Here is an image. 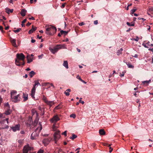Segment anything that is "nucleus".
Here are the masks:
<instances>
[{"label":"nucleus","instance_id":"nucleus-1","mask_svg":"<svg viewBox=\"0 0 153 153\" xmlns=\"http://www.w3.org/2000/svg\"><path fill=\"white\" fill-rule=\"evenodd\" d=\"M17 58L16 60L15 63L16 65L18 66H23L25 65L24 60L25 56L22 53H18L16 54Z\"/></svg>","mask_w":153,"mask_h":153},{"label":"nucleus","instance_id":"nucleus-2","mask_svg":"<svg viewBox=\"0 0 153 153\" xmlns=\"http://www.w3.org/2000/svg\"><path fill=\"white\" fill-rule=\"evenodd\" d=\"M41 122L39 123V126L36 128L35 131L33 132L31 135V139L32 140L37 139L39 136V133L42 129Z\"/></svg>","mask_w":153,"mask_h":153},{"label":"nucleus","instance_id":"nucleus-3","mask_svg":"<svg viewBox=\"0 0 153 153\" xmlns=\"http://www.w3.org/2000/svg\"><path fill=\"white\" fill-rule=\"evenodd\" d=\"M46 31L45 32L46 33L50 36H52L56 31L57 29L54 26L51 25H48V27L47 26H46Z\"/></svg>","mask_w":153,"mask_h":153},{"label":"nucleus","instance_id":"nucleus-4","mask_svg":"<svg viewBox=\"0 0 153 153\" xmlns=\"http://www.w3.org/2000/svg\"><path fill=\"white\" fill-rule=\"evenodd\" d=\"M65 47L64 45H57L55 46L53 48H49V49L51 51L53 54L55 53L59 49L62 48H65Z\"/></svg>","mask_w":153,"mask_h":153},{"label":"nucleus","instance_id":"nucleus-5","mask_svg":"<svg viewBox=\"0 0 153 153\" xmlns=\"http://www.w3.org/2000/svg\"><path fill=\"white\" fill-rule=\"evenodd\" d=\"M10 42H11L12 45L14 47L16 48L18 45H19L20 43L19 40L16 39H10Z\"/></svg>","mask_w":153,"mask_h":153},{"label":"nucleus","instance_id":"nucleus-6","mask_svg":"<svg viewBox=\"0 0 153 153\" xmlns=\"http://www.w3.org/2000/svg\"><path fill=\"white\" fill-rule=\"evenodd\" d=\"M59 131H56L54 133L53 135L54 140L55 141V143H56L57 141L59 140L60 137Z\"/></svg>","mask_w":153,"mask_h":153},{"label":"nucleus","instance_id":"nucleus-7","mask_svg":"<svg viewBox=\"0 0 153 153\" xmlns=\"http://www.w3.org/2000/svg\"><path fill=\"white\" fill-rule=\"evenodd\" d=\"M12 100L15 102H17L20 100V97H19V94H18L16 96H13L11 97Z\"/></svg>","mask_w":153,"mask_h":153},{"label":"nucleus","instance_id":"nucleus-8","mask_svg":"<svg viewBox=\"0 0 153 153\" xmlns=\"http://www.w3.org/2000/svg\"><path fill=\"white\" fill-rule=\"evenodd\" d=\"M68 31H64L63 30H61L60 32L58 33V36L60 37L62 35L64 37H65V36L67 35L68 33Z\"/></svg>","mask_w":153,"mask_h":153},{"label":"nucleus","instance_id":"nucleus-9","mask_svg":"<svg viewBox=\"0 0 153 153\" xmlns=\"http://www.w3.org/2000/svg\"><path fill=\"white\" fill-rule=\"evenodd\" d=\"M60 120V118L57 115H56L53 116L51 119V121L52 123H56L57 121Z\"/></svg>","mask_w":153,"mask_h":153},{"label":"nucleus","instance_id":"nucleus-10","mask_svg":"<svg viewBox=\"0 0 153 153\" xmlns=\"http://www.w3.org/2000/svg\"><path fill=\"white\" fill-rule=\"evenodd\" d=\"M20 124H18L14 126H12L11 127V129L14 132H16L17 131H19L20 130Z\"/></svg>","mask_w":153,"mask_h":153},{"label":"nucleus","instance_id":"nucleus-11","mask_svg":"<svg viewBox=\"0 0 153 153\" xmlns=\"http://www.w3.org/2000/svg\"><path fill=\"white\" fill-rule=\"evenodd\" d=\"M51 138H48L44 139L43 140V142L45 146L48 145L50 142L51 140Z\"/></svg>","mask_w":153,"mask_h":153},{"label":"nucleus","instance_id":"nucleus-12","mask_svg":"<svg viewBox=\"0 0 153 153\" xmlns=\"http://www.w3.org/2000/svg\"><path fill=\"white\" fill-rule=\"evenodd\" d=\"M35 84L33 86L31 90V96L32 97L33 99H35V97H34V95L35 92L36 90V86Z\"/></svg>","mask_w":153,"mask_h":153},{"label":"nucleus","instance_id":"nucleus-13","mask_svg":"<svg viewBox=\"0 0 153 153\" xmlns=\"http://www.w3.org/2000/svg\"><path fill=\"white\" fill-rule=\"evenodd\" d=\"M147 14L152 17H153V7H149L147 11Z\"/></svg>","mask_w":153,"mask_h":153},{"label":"nucleus","instance_id":"nucleus-14","mask_svg":"<svg viewBox=\"0 0 153 153\" xmlns=\"http://www.w3.org/2000/svg\"><path fill=\"white\" fill-rule=\"evenodd\" d=\"M27 11L25 9H22L20 12V14L22 16H24L26 15Z\"/></svg>","mask_w":153,"mask_h":153},{"label":"nucleus","instance_id":"nucleus-15","mask_svg":"<svg viewBox=\"0 0 153 153\" xmlns=\"http://www.w3.org/2000/svg\"><path fill=\"white\" fill-rule=\"evenodd\" d=\"M38 115V114L37 113H36V118L33 122V125L34 126H35L36 125L38 122L39 120V118L37 117Z\"/></svg>","mask_w":153,"mask_h":153},{"label":"nucleus","instance_id":"nucleus-16","mask_svg":"<svg viewBox=\"0 0 153 153\" xmlns=\"http://www.w3.org/2000/svg\"><path fill=\"white\" fill-rule=\"evenodd\" d=\"M7 109L4 113V114L7 115L10 114L11 112V111L10 110V108H7Z\"/></svg>","mask_w":153,"mask_h":153},{"label":"nucleus","instance_id":"nucleus-17","mask_svg":"<svg viewBox=\"0 0 153 153\" xmlns=\"http://www.w3.org/2000/svg\"><path fill=\"white\" fill-rule=\"evenodd\" d=\"M36 29V27H34L33 25L32 26V28L30 30H29L28 33L29 34H30L33 33L34 31H35Z\"/></svg>","mask_w":153,"mask_h":153},{"label":"nucleus","instance_id":"nucleus-18","mask_svg":"<svg viewBox=\"0 0 153 153\" xmlns=\"http://www.w3.org/2000/svg\"><path fill=\"white\" fill-rule=\"evenodd\" d=\"M6 10V12L8 14L10 13H13V9H10L9 8H6L5 9Z\"/></svg>","mask_w":153,"mask_h":153},{"label":"nucleus","instance_id":"nucleus-19","mask_svg":"<svg viewBox=\"0 0 153 153\" xmlns=\"http://www.w3.org/2000/svg\"><path fill=\"white\" fill-rule=\"evenodd\" d=\"M63 65L67 69H68V64L67 61H64Z\"/></svg>","mask_w":153,"mask_h":153},{"label":"nucleus","instance_id":"nucleus-20","mask_svg":"<svg viewBox=\"0 0 153 153\" xmlns=\"http://www.w3.org/2000/svg\"><path fill=\"white\" fill-rule=\"evenodd\" d=\"M99 133L100 135H104L105 134V131L103 129H100L99 131Z\"/></svg>","mask_w":153,"mask_h":153},{"label":"nucleus","instance_id":"nucleus-21","mask_svg":"<svg viewBox=\"0 0 153 153\" xmlns=\"http://www.w3.org/2000/svg\"><path fill=\"white\" fill-rule=\"evenodd\" d=\"M46 103L50 105L51 106L53 104H54L53 102L52 101H46Z\"/></svg>","mask_w":153,"mask_h":153},{"label":"nucleus","instance_id":"nucleus-22","mask_svg":"<svg viewBox=\"0 0 153 153\" xmlns=\"http://www.w3.org/2000/svg\"><path fill=\"white\" fill-rule=\"evenodd\" d=\"M36 74V73L35 72L33 71H31L30 72L29 75L30 76L31 78L34 75Z\"/></svg>","mask_w":153,"mask_h":153},{"label":"nucleus","instance_id":"nucleus-23","mask_svg":"<svg viewBox=\"0 0 153 153\" xmlns=\"http://www.w3.org/2000/svg\"><path fill=\"white\" fill-rule=\"evenodd\" d=\"M24 98V101H25L28 99V95L27 94L26 95L24 93H23Z\"/></svg>","mask_w":153,"mask_h":153},{"label":"nucleus","instance_id":"nucleus-24","mask_svg":"<svg viewBox=\"0 0 153 153\" xmlns=\"http://www.w3.org/2000/svg\"><path fill=\"white\" fill-rule=\"evenodd\" d=\"M149 44H150V42H148L146 44H145L144 43H143V45L145 48H149L148 47V45H150Z\"/></svg>","mask_w":153,"mask_h":153},{"label":"nucleus","instance_id":"nucleus-25","mask_svg":"<svg viewBox=\"0 0 153 153\" xmlns=\"http://www.w3.org/2000/svg\"><path fill=\"white\" fill-rule=\"evenodd\" d=\"M123 49L122 48H121L120 50H119L117 51V55H119L120 54H122V51H123Z\"/></svg>","mask_w":153,"mask_h":153},{"label":"nucleus","instance_id":"nucleus-26","mask_svg":"<svg viewBox=\"0 0 153 153\" xmlns=\"http://www.w3.org/2000/svg\"><path fill=\"white\" fill-rule=\"evenodd\" d=\"M126 64L127 65L128 67L129 68H134V66L130 64L129 62H126Z\"/></svg>","mask_w":153,"mask_h":153},{"label":"nucleus","instance_id":"nucleus-27","mask_svg":"<svg viewBox=\"0 0 153 153\" xmlns=\"http://www.w3.org/2000/svg\"><path fill=\"white\" fill-rule=\"evenodd\" d=\"M16 93H17L16 91L15 90H13L12 91H11V97L13 96H14V95H16Z\"/></svg>","mask_w":153,"mask_h":153},{"label":"nucleus","instance_id":"nucleus-28","mask_svg":"<svg viewBox=\"0 0 153 153\" xmlns=\"http://www.w3.org/2000/svg\"><path fill=\"white\" fill-rule=\"evenodd\" d=\"M3 115L4 114H0V123H1L2 122V120L1 119L4 118Z\"/></svg>","mask_w":153,"mask_h":153},{"label":"nucleus","instance_id":"nucleus-29","mask_svg":"<svg viewBox=\"0 0 153 153\" xmlns=\"http://www.w3.org/2000/svg\"><path fill=\"white\" fill-rule=\"evenodd\" d=\"M77 136L76 135L74 134H73L72 136V137H71L70 138L72 140H74V139L76 138L77 137Z\"/></svg>","mask_w":153,"mask_h":153},{"label":"nucleus","instance_id":"nucleus-30","mask_svg":"<svg viewBox=\"0 0 153 153\" xmlns=\"http://www.w3.org/2000/svg\"><path fill=\"white\" fill-rule=\"evenodd\" d=\"M29 57L28 56L27 57L28 63H30V62H32V60H33L31 58H30V57H29Z\"/></svg>","mask_w":153,"mask_h":153},{"label":"nucleus","instance_id":"nucleus-31","mask_svg":"<svg viewBox=\"0 0 153 153\" xmlns=\"http://www.w3.org/2000/svg\"><path fill=\"white\" fill-rule=\"evenodd\" d=\"M126 24L128 26H134V23H132L131 24L128 22H127Z\"/></svg>","mask_w":153,"mask_h":153},{"label":"nucleus","instance_id":"nucleus-32","mask_svg":"<svg viewBox=\"0 0 153 153\" xmlns=\"http://www.w3.org/2000/svg\"><path fill=\"white\" fill-rule=\"evenodd\" d=\"M21 29L20 28H17L16 30H13V31L15 33H17L19 32L21 30Z\"/></svg>","mask_w":153,"mask_h":153},{"label":"nucleus","instance_id":"nucleus-33","mask_svg":"<svg viewBox=\"0 0 153 153\" xmlns=\"http://www.w3.org/2000/svg\"><path fill=\"white\" fill-rule=\"evenodd\" d=\"M62 108V107L60 105H58V106H56L55 108V109H58L60 108Z\"/></svg>","mask_w":153,"mask_h":153},{"label":"nucleus","instance_id":"nucleus-34","mask_svg":"<svg viewBox=\"0 0 153 153\" xmlns=\"http://www.w3.org/2000/svg\"><path fill=\"white\" fill-rule=\"evenodd\" d=\"M111 145V144H110L108 146L109 147V149H110V150H109V152L110 153H111L112 152V151L113 150V149L110 146Z\"/></svg>","mask_w":153,"mask_h":153},{"label":"nucleus","instance_id":"nucleus-35","mask_svg":"<svg viewBox=\"0 0 153 153\" xmlns=\"http://www.w3.org/2000/svg\"><path fill=\"white\" fill-rule=\"evenodd\" d=\"M7 121V123L8 124L9 123V118H7L5 119H4L2 120V122H4V121Z\"/></svg>","mask_w":153,"mask_h":153},{"label":"nucleus","instance_id":"nucleus-36","mask_svg":"<svg viewBox=\"0 0 153 153\" xmlns=\"http://www.w3.org/2000/svg\"><path fill=\"white\" fill-rule=\"evenodd\" d=\"M4 105L5 107H7V108H10L9 104L8 102L5 103Z\"/></svg>","mask_w":153,"mask_h":153},{"label":"nucleus","instance_id":"nucleus-37","mask_svg":"<svg viewBox=\"0 0 153 153\" xmlns=\"http://www.w3.org/2000/svg\"><path fill=\"white\" fill-rule=\"evenodd\" d=\"M150 81V80H149V81H143L142 82V83L143 84H148L149 82Z\"/></svg>","mask_w":153,"mask_h":153},{"label":"nucleus","instance_id":"nucleus-38","mask_svg":"<svg viewBox=\"0 0 153 153\" xmlns=\"http://www.w3.org/2000/svg\"><path fill=\"white\" fill-rule=\"evenodd\" d=\"M64 93L67 96H68L70 95L69 92L67 91H66Z\"/></svg>","mask_w":153,"mask_h":153},{"label":"nucleus","instance_id":"nucleus-39","mask_svg":"<svg viewBox=\"0 0 153 153\" xmlns=\"http://www.w3.org/2000/svg\"><path fill=\"white\" fill-rule=\"evenodd\" d=\"M70 117L74 118H75L76 117V115L75 114H72L70 115Z\"/></svg>","mask_w":153,"mask_h":153},{"label":"nucleus","instance_id":"nucleus-40","mask_svg":"<svg viewBox=\"0 0 153 153\" xmlns=\"http://www.w3.org/2000/svg\"><path fill=\"white\" fill-rule=\"evenodd\" d=\"M34 82H35V85H38L39 84L40 85V84L39 83V82L38 81H35Z\"/></svg>","mask_w":153,"mask_h":153},{"label":"nucleus","instance_id":"nucleus-41","mask_svg":"<svg viewBox=\"0 0 153 153\" xmlns=\"http://www.w3.org/2000/svg\"><path fill=\"white\" fill-rule=\"evenodd\" d=\"M136 10V9H132L131 10V14L134 13L135 12Z\"/></svg>","mask_w":153,"mask_h":153},{"label":"nucleus","instance_id":"nucleus-42","mask_svg":"<svg viewBox=\"0 0 153 153\" xmlns=\"http://www.w3.org/2000/svg\"><path fill=\"white\" fill-rule=\"evenodd\" d=\"M44 151L41 149H40L38 152L37 153H43Z\"/></svg>","mask_w":153,"mask_h":153},{"label":"nucleus","instance_id":"nucleus-43","mask_svg":"<svg viewBox=\"0 0 153 153\" xmlns=\"http://www.w3.org/2000/svg\"><path fill=\"white\" fill-rule=\"evenodd\" d=\"M126 73V72H125V71H123L122 72V74L120 75V76L121 77H123L124 76V74L125 73Z\"/></svg>","mask_w":153,"mask_h":153},{"label":"nucleus","instance_id":"nucleus-44","mask_svg":"<svg viewBox=\"0 0 153 153\" xmlns=\"http://www.w3.org/2000/svg\"><path fill=\"white\" fill-rule=\"evenodd\" d=\"M67 131H65L64 132H63L62 133V134L64 135L65 136H67Z\"/></svg>","mask_w":153,"mask_h":153},{"label":"nucleus","instance_id":"nucleus-45","mask_svg":"<svg viewBox=\"0 0 153 153\" xmlns=\"http://www.w3.org/2000/svg\"><path fill=\"white\" fill-rule=\"evenodd\" d=\"M82 98H80V100H79V102L80 103H81L82 104H83L84 103V102L83 101H82L81 100Z\"/></svg>","mask_w":153,"mask_h":153},{"label":"nucleus","instance_id":"nucleus-46","mask_svg":"<svg viewBox=\"0 0 153 153\" xmlns=\"http://www.w3.org/2000/svg\"><path fill=\"white\" fill-rule=\"evenodd\" d=\"M76 78L79 79V80L81 81L82 80L81 78L80 77L79 75H77L76 76Z\"/></svg>","mask_w":153,"mask_h":153},{"label":"nucleus","instance_id":"nucleus-47","mask_svg":"<svg viewBox=\"0 0 153 153\" xmlns=\"http://www.w3.org/2000/svg\"><path fill=\"white\" fill-rule=\"evenodd\" d=\"M65 4L66 3H63L61 6V7L62 8H64L65 7Z\"/></svg>","mask_w":153,"mask_h":153},{"label":"nucleus","instance_id":"nucleus-48","mask_svg":"<svg viewBox=\"0 0 153 153\" xmlns=\"http://www.w3.org/2000/svg\"><path fill=\"white\" fill-rule=\"evenodd\" d=\"M61 152L63 153V152L62 151V150L61 149H59L58 151V153H60Z\"/></svg>","mask_w":153,"mask_h":153},{"label":"nucleus","instance_id":"nucleus-49","mask_svg":"<svg viewBox=\"0 0 153 153\" xmlns=\"http://www.w3.org/2000/svg\"><path fill=\"white\" fill-rule=\"evenodd\" d=\"M2 100H3V99L1 97V96L0 95V105H1V103L2 102Z\"/></svg>","mask_w":153,"mask_h":153},{"label":"nucleus","instance_id":"nucleus-50","mask_svg":"<svg viewBox=\"0 0 153 153\" xmlns=\"http://www.w3.org/2000/svg\"><path fill=\"white\" fill-rule=\"evenodd\" d=\"M43 99L44 100V102L46 103V101H48L47 100L46 98L44 96L43 98Z\"/></svg>","mask_w":153,"mask_h":153},{"label":"nucleus","instance_id":"nucleus-51","mask_svg":"<svg viewBox=\"0 0 153 153\" xmlns=\"http://www.w3.org/2000/svg\"><path fill=\"white\" fill-rule=\"evenodd\" d=\"M85 24L84 22H82L81 23H79V26H82L83 25H84Z\"/></svg>","mask_w":153,"mask_h":153},{"label":"nucleus","instance_id":"nucleus-52","mask_svg":"<svg viewBox=\"0 0 153 153\" xmlns=\"http://www.w3.org/2000/svg\"><path fill=\"white\" fill-rule=\"evenodd\" d=\"M98 23L97 20H95L94 21V24L95 25H97Z\"/></svg>","mask_w":153,"mask_h":153},{"label":"nucleus","instance_id":"nucleus-53","mask_svg":"<svg viewBox=\"0 0 153 153\" xmlns=\"http://www.w3.org/2000/svg\"><path fill=\"white\" fill-rule=\"evenodd\" d=\"M27 19H24L22 22V23L24 24L25 23Z\"/></svg>","mask_w":153,"mask_h":153},{"label":"nucleus","instance_id":"nucleus-54","mask_svg":"<svg viewBox=\"0 0 153 153\" xmlns=\"http://www.w3.org/2000/svg\"><path fill=\"white\" fill-rule=\"evenodd\" d=\"M18 142L20 144H21L22 143V141L21 140H19L18 141Z\"/></svg>","mask_w":153,"mask_h":153},{"label":"nucleus","instance_id":"nucleus-55","mask_svg":"<svg viewBox=\"0 0 153 153\" xmlns=\"http://www.w3.org/2000/svg\"><path fill=\"white\" fill-rule=\"evenodd\" d=\"M58 127H56L55 126V124H54L53 126V129H54V128H57Z\"/></svg>","mask_w":153,"mask_h":153},{"label":"nucleus","instance_id":"nucleus-56","mask_svg":"<svg viewBox=\"0 0 153 153\" xmlns=\"http://www.w3.org/2000/svg\"><path fill=\"white\" fill-rule=\"evenodd\" d=\"M31 42L32 43H34L36 42V40L34 39H32Z\"/></svg>","mask_w":153,"mask_h":153},{"label":"nucleus","instance_id":"nucleus-57","mask_svg":"<svg viewBox=\"0 0 153 153\" xmlns=\"http://www.w3.org/2000/svg\"><path fill=\"white\" fill-rule=\"evenodd\" d=\"M29 19H30V20H35V19L33 17H32L30 18H29Z\"/></svg>","mask_w":153,"mask_h":153},{"label":"nucleus","instance_id":"nucleus-58","mask_svg":"<svg viewBox=\"0 0 153 153\" xmlns=\"http://www.w3.org/2000/svg\"><path fill=\"white\" fill-rule=\"evenodd\" d=\"M31 24V23H30L29 22H28L27 24H26V25L27 26H29Z\"/></svg>","mask_w":153,"mask_h":153},{"label":"nucleus","instance_id":"nucleus-59","mask_svg":"<svg viewBox=\"0 0 153 153\" xmlns=\"http://www.w3.org/2000/svg\"><path fill=\"white\" fill-rule=\"evenodd\" d=\"M149 51H150L152 52H153V48H150L149 49Z\"/></svg>","mask_w":153,"mask_h":153},{"label":"nucleus","instance_id":"nucleus-60","mask_svg":"<svg viewBox=\"0 0 153 153\" xmlns=\"http://www.w3.org/2000/svg\"><path fill=\"white\" fill-rule=\"evenodd\" d=\"M0 30L1 31H3V27L2 26H0Z\"/></svg>","mask_w":153,"mask_h":153},{"label":"nucleus","instance_id":"nucleus-61","mask_svg":"<svg viewBox=\"0 0 153 153\" xmlns=\"http://www.w3.org/2000/svg\"><path fill=\"white\" fill-rule=\"evenodd\" d=\"M20 133L22 134H24L25 132L23 131H20Z\"/></svg>","mask_w":153,"mask_h":153},{"label":"nucleus","instance_id":"nucleus-62","mask_svg":"<svg viewBox=\"0 0 153 153\" xmlns=\"http://www.w3.org/2000/svg\"><path fill=\"white\" fill-rule=\"evenodd\" d=\"M9 26L6 27H5V29L6 30H8L9 29Z\"/></svg>","mask_w":153,"mask_h":153},{"label":"nucleus","instance_id":"nucleus-63","mask_svg":"<svg viewBox=\"0 0 153 153\" xmlns=\"http://www.w3.org/2000/svg\"><path fill=\"white\" fill-rule=\"evenodd\" d=\"M138 56V55L137 54H135L134 56V57L135 58H137Z\"/></svg>","mask_w":153,"mask_h":153},{"label":"nucleus","instance_id":"nucleus-64","mask_svg":"<svg viewBox=\"0 0 153 153\" xmlns=\"http://www.w3.org/2000/svg\"><path fill=\"white\" fill-rule=\"evenodd\" d=\"M66 91H67L68 92H69L71 91V90L70 89H68L66 90Z\"/></svg>","mask_w":153,"mask_h":153}]
</instances>
